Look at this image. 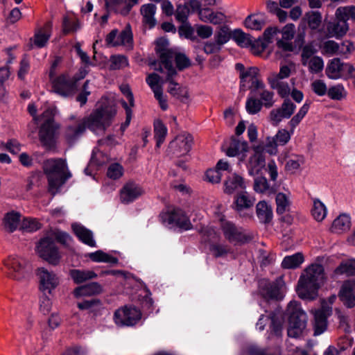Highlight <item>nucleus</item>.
<instances>
[{"instance_id":"obj_1","label":"nucleus","mask_w":355,"mask_h":355,"mask_svg":"<svg viewBox=\"0 0 355 355\" xmlns=\"http://www.w3.org/2000/svg\"><path fill=\"white\" fill-rule=\"evenodd\" d=\"M116 114V109L113 102L102 98L98 107L82 122L67 126L65 137L68 142L72 143L83 135L86 128L96 135L103 133L111 125Z\"/></svg>"},{"instance_id":"obj_2","label":"nucleus","mask_w":355,"mask_h":355,"mask_svg":"<svg viewBox=\"0 0 355 355\" xmlns=\"http://www.w3.org/2000/svg\"><path fill=\"white\" fill-rule=\"evenodd\" d=\"M324 282V268L320 264H311L302 272L297 286L298 296L304 300H314Z\"/></svg>"},{"instance_id":"obj_3","label":"nucleus","mask_w":355,"mask_h":355,"mask_svg":"<svg viewBox=\"0 0 355 355\" xmlns=\"http://www.w3.org/2000/svg\"><path fill=\"white\" fill-rule=\"evenodd\" d=\"M66 169L67 164L62 159H50L44 162V171L48 177L49 190L53 195L71 176Z\"/></svg>"},{"instance_id":"obj_4","label":"nucleus","mask_w":355,"mask_h":355,"mask_svg":"<svg viewBox=\"0 0 355 355\" xmlns=\"http://www.w3.org/2000/svg\"><path fill=\"white\" fill-rule=\"evenodd\" d=\"M355 21V6H340L336 10L335 19L327 25V37L340 39L345 36L349 29L348 20Z\"/></svg>"},{"instance_id":"obj_5","label":"nucleus","mask_w":355,"mask_h":355,"mask_svg":"<svg viewBox=\"0 0 355 355\" xmlns=\"http://www.w3.org/2000/svg\"><path fill=\"white\" fill-rule=\"evenodd\" d=\"M286 313L288 315V336L291 338L300 337L306 329V313L297 302L291 301L288 305Z\"/></svg>"},{"instance_id":"obj_6","label":"nucleus","mask_w":355,"mask_h":355,"mask_svg":"<svg viewBox=\"0 0 355 355\" xmlns=\"http://www.w3.org/2000/svg\"><path fill=\"white\" fill-rule=\"evenodd\" d=\"M260 294L263 298L260 306L266 312H268L266 305L272 300H282L286 292V288L282 277H279L270 283L267 280H262L259 284Z\"/></svg>"},{"instance_id":"obj_7","label":"nucleus","mask_w":355,"mask_h":355,"mask_svg":"<svg viewBox=\"0 0 355 355\" xmlns=\"http://www.w3.org/2000/svg\"><path fill=\"white\" fill-rule=\"evenodd\" d=\"M55 113L56 108L51 107L45 110L42 115L44 122L41 125L39 136L41 142L48 148L53 146L57 137L58 125L53 120Z\"/></svg>"},{"instance_id":"obj_8","label":"nucleus","mask_w":355,"mask_h":355,"mask_svg":"<svg viewBox=\"0 0 355 355\" xmlns=\"http://www.w3.org/2000/svg\"><path fill=\"white\" fill-rule=\"evenodd\" d=\"M173 55L171 51H165L161 54V63L167 71L166 80L169 83L168 92L178 98L187 96V91L178 86L173 77L176 74V70L172 65Z\"/></svg>"},{"instance_id":"obj_9","label":"nucleus","mask_w":355,"mask_h":355,"mask_svg":"<svg viewBox=\"0 0 355 355\" xmlns=\"http://www.w3.org/2000/svg\"><path fill=\"white\" fill-rule=\"evenodd\" d=\"M316 53L317 49L311 44L304 46L301 51V63L313 74L322 72L324 66L322 58Z\"/></svg>"},{"instance_id":"obj_10","label":"nucleus","mask_w":355,"mask_h":355,"mask_svg":"<svg viewBox=\"0 0 355 355\" xmlns=\"http://www.w3.org/2000/svg\"><path fill=\"white\" fill-rule=\"evenodd\" d=\"M141 319V311L134 306H124L115 311L113 316L114 323L119 327H131Z\"/></svg>"},{"instance_id":"obj_11","label":"nucleus","mask_w":355,"mask_h":355,"mask_svg":"<svg viewBox=\"0 0 355 355\" xmlns=\"http://www.w3.org/2000/svg\"><path fill=\"white\" fill-rule=\"evenodd\" d=\"M322 16L320 12L310 10L302 17L297 28V40L304 42L307 27L313 32H319Z\"/></svg>"},{"instance_id":"obj_12","label":"nucleus","mask_w":355,"mask_h":355,"mask_svg":"<svg viewBox=\"0 0 355 355\" xmlns=\"http://www.w3.org/2000/svg\"><path fill=\"white\" fill-rule=\"evenodd\" d=\"M37 251L40 257L52 265L60 262L61 256L53 239L49 235L42 239L37 245Z\"/></svg>"},{"instance_id":"obj_13","label":"nucleus","mask_w":355,"mask_h":355,"mask_svg":"<svg viewBox=\"0 0 355 355\" xmlns=\"http://www.w3.org/2000/svg\"><path fill=\"white\" fill-rule=\"evenodd\" d=\"M354 67L349 63H344L338 58L329 61L326 68V75L330 79L349 78L353 76Z\"/></svg>"},{"instance_id":"obj_14","label":"nucleus","mask_w":355,"mask_h":355,"mask_svg":"<svg viewBox=\"0 0 355 355\" xmlns=\"http://www.w3.org/2000/svg\"><path fill=\"white\" fill-rule=\"evenodd\" d=\"M106 43L110 46H123L127 49L133 47V37L130 26L128 25L121 32L112 31L106 37Z\"/></svg>"},{"instance_id":"obj_15","label":"nucleus","mask_w":355,"mask_h":355,"mask_svg":"<svg viewBox=\"0 0 355 355\" xmlns=\"http://www.w3.org/2000/svg\"><path fill=\"white\" fill-rule=\"evenodd\" d=\"M53 90L63 96H69L73 94L78 85L73 78H71L67 73L61 74L51 81Z\"/></svg>"},{"instance_id":"obj_16","label":"nucleus","mask_w":355,"mask_h":355,"mask_svg":"<svg viewBox=\"0 0 355 355\" xmlns=\"http://www.w3.org/2000/svg\"><path fill=\"white\" fill-rule=\"evenodd\" d=\"M192 144L193 137L191 135L181 134L170 142L168 151L176 157L183 156L190 151Z\"/></svg>"},{"instance_id":"obj_17","label":"nucleus","mask_w":355,"mask_h":355,"mask_svg":"<svg viewBox=\"0 0 355 355\" xmlns=\"http://www.w3.org/2000/svg\"><path fill=\"white\" fill-rule=\"evenodd\" d=\"M247 168L250 175H258L266 166L263 149L261 146L254 147L248 152Z\"/></svg>"},{"instance_id":"obj_18","label":"nucleus","mask_w":355,"mask_h":355,"mask_svg":"<svg viewBox=\"0 0 355 355\" xmlns=\"http://www.w3.org/2000/svg\"><path fill=\"white\" fill-rule=\"evenodd\" d=\"M294 132L292 130L279 129L275 136L266 138L265 149L270 155H276L278 152V146L286 145L291 139Z\"/></svg>"},{"instance_id":"obj_19","label":"nucleus","mask_w":355,"mask_h":355,"mask_svg":"<svg viewBox=\"0 0 355 355\" xmlns=\"http://www.w3.org/2000/svg\"><path fill=\"white\" fill-rule=\"evenodd\" d=\"M1 271L10 279L19 281L22 277L21 258L19 256H9L3 262Z\"/></svg>"},{"instance_id":"obj_20","label":"nucleus","mask_w":355,"mask_h":355,"mask_svg":"<svg viewBox=\"0 0 355 355\" xmlns=\"http://www.w3.org/2000/svg\"><path fill=\"white\" fill-rule=\"evenodd\" d=\"M144 192V189L138 184L128 182L121 190L120 199L122 202L128 204L142 196Z\"/></svg>"},{"instance_id":"obj_21","label":"nucleus","mask_w":355,"mask_h":355,"mask_svg":"<svg viewBox=\"0 0 355 355\" xmlns=\"http://www.w3.org/2000/svg\"><path fill=\"white\" fill-rule=\"evenodd\" d=\"M38 275L40 280V287L43 291H48L49 293L59 284L58 277L53 272L46 268H40L38 270Z\"/></svg>"},{"instance_id":"obj_22","label":"nucleus","mask_w":355,"mask_h":355,"mask_svg":"<svg viewBox=\"0 0 355 355\" xmlns=\"http://www.w3.org/2000/svg\"><path fill=\"white\" fill-rule=\"evenodd\" d=\"M255 198L246 191H242L235 196L234 209L240 214L252 207Z\"/></svg>"},{"instance_id":"obj_23","label":"nucleus","mask_w":355,"mask_h":355,"mask_svg":"<svg viewBox=\"0 0 355 355\" xmlns=\"http://www.w3.org/2000/svg\"><path fill=\"white\" fill-rule=\"evenodd\" d=\"M339 297L345 306L352 308L355 306V284L353 282H345L339 292Z\"/></svg>"},{"instance_id":"obj_24","label":"nucleus","mask_w":355,"mask_h":355,"mask_svg":"<svg viewBox=\"0 0 355 355\" xmlns=\"http://www.w3.org/2000/svg\"><path fill=\"white\" fill-rule=\"evenodd\" d=\"M168 45V41L164 38H159L157 40V46L159 48L157 51H160V55L165 51H171L173 55L172 62L175 59L176 65L179 69H182L187 67L190 62L189 60L183 54H176L169 49H165V47Z\"/></svg>"},{"instance_id":"obj_25","label":"nucleus","mask_w":355,"mask_h":355,"mask_svg":"<svg viewBox=\"0 0 355 355\" xmlns=\"http://www.w3.org/2000/svg\"><path fill=\"white\" fill-rule=\"evenodd\" d=\"M221 227L225 237L230 242H243L245 240V236L241 231L237 229L234 224L228 221H221Z\"/></svg>"},{"instance_id":"obj_26","label":"nucleus","mask_w":355,"mask_h":355,"mask_svg":"<svg viewBox=\"0 0 355 355\" xmlns=\"http://www.w3.org/2000/svg\"><path fill=\"white\" fill-rule=\"evenodd\" d=\"M224 191L226 193L231 194L246 188L245 182L243 178L237 175L232 174L230 175L225 182Z\"/></svg>"},{"instance_id":"obj_27","label":"nucleus","mask_w":355,"mask_h":355,"mask_svg":"<svg viewBox=\"0 0 355 355\" xmlns=\"http://www.w3.org/2000/svg\"><path fill=\"white\" fill-rule=\"evenodd\" d=\"M50 28V24H46L44 28L35 32L33 37L31 39V47L42 48L46 44L51 37Z\"/></svg>"},{"instance_id":"obj_28","label":"nucleus","mask_w":355,"mask_h":355,"mask_svg":"<svg viewBox=\"0 0 355 355\" xmlns=\"http://www.w3.org/2000/svg\"><path fill=\"white\" fill-rule=\"evenodd\" d=\"M169 223H174L184 230L192 228V225L184 211L180 209H174L171 212L169 216Z\"/></svg>"},{"instance_id":"obj_29","label":"nucleus","mask_w":355,"mask_h":355,"mask_svg":"<svg viewBox=\"0 0 355 355\" xmlns=\"http://www.w3.org/2000/svg\"><path fill=\"white\" fill-rule=\"evenodd\" d=\"M72 229L76 236L85 244L90 247H96V242L93 239L92 232L80 224L74 223Z\"/></svg>"},{"instance_id":"obj_30","label":"nucleus","mask_w":355,"mask_h":355,"mask_svg":"<svg viewBox=\"0 0 355 355\" xmlns=\"http://www.w3.org/2000/svg\"><path fill=\"white\" fill-rule=\"evenodd\" d=\"M351 227L350 216L345 214L339 215L332 223L331 231L336 234H342Z\"/></svg>"},{"instance_id":"obj_31","label":"nucleus","mask_w":355,"mask_h":355,"mask_svg":"<svg viewBox=\"0 0 355 355\" xmlns=\"http://www.w3.org/2000/svg\"><path fill=\"white\" fill-rule=\"evenodd\" d=\"M21 215L19 213L10 211L7 213L3 219V229L8 233L15 232L19 225Z\"/></svg>"},{"instance_id":"obj_32","label":"nucleus","mask_w":355,"mask_h":355,"mask_svg":"<svg viewBox=\"0 0 355 355\" xmlns=\"http://www.w3.org/2000/svg\"><path fill=\"white\" fill-rule=\"evenodd\" d=\"M256 212L260 222L268 223L272 218V209L266 201H260L257 204Z\"/></svg>"},{"instance_id":"obj_33","label":"nucleus","mask_w":355,"mask_h":355,"mask_svg":"<svg viewBox=\"0 0 355 355\" xmlns=\"http://www.w3.org/2000/svg\"><path fill=\"white\" fill-rule=\"evenodd\" d=\"M248 144L246 141H240L234 140L226 151V155L229 157L241 156L240 159L242 160L245 155V153L248 151Z\"/></svg>"},{"instance_id":"obj_34","label":"nucleus","mask_w":355,"mask_h":355,"mask_svg":"<svg viewBox=\"0 0 355 355\" xmlns=\"http://www.w3.org/2000/svg\"><path fill=\"white\" fill-rule=\"evenodd\" d=\"M156 6L152 3L145 4L141 8V13L143 16V22L150 28L155 26L156 20L154 17L156 12Z\"/></svg>"},{"instance_id":"obj_35","label":"nucleus","mask_w":355,"mask_h":355,"mask_svg":"<svg viewBox=\"0 0 355 355\" xmlns=\"http://www.w3.org/2000/svg\"><path fill=\"white\" fill-rule=\"evenodd\" d=\"M255 96H258L260 98L261 103L267 108L271 107L275 103L273 100L274 93L264 89L261 83L257 82Z\"/></svg>"},{"instance_id":"obj_36","label":"nucleus","mask_w":355,"mask_h":355,"mask_svg":"<svg viewBox=\"0 0 355 355\" xmlns=\"http://www.w3.org/2000/svg\"><path fill=\"white\" fill-rule=\"evenodd\" d=\"M69 275L76 284H81L87 280L95 278L96 274L89 270L72 269L69 271Z\"/></svg>"},{"instance_id":"obj_37","label":"nucleus","mask_w":355,"mask_h":355,"mask_svg":"<svg viewBox=\"0 0 355 355\" xmlns=\"http://www.w3.org/2000/svg\"><path fill=\"white\" fill-rule=\"evenodd\" d=\"M101 290V287L98 283L93 282L76 288L73 291V294L76 297H80L100 293Z\"/></svg>"},{"instance_id":"obj_38","label":"nucleus","mask_w":355,"mask_h":355,"mask_svg":"<svg viewBox=\"0 0 355 355\" xmlns=\"http://www.w3.org/2000/svg\"><path fill=\"white\" fill-rule=\"evenodd\" d=\"M314 335L322 334L327 329V315L322 309L316 310L314 312Z\"/></svg>"},{"instance_id":"obj_39","label":"nucleus","mask_w":355,"mask_h":355,"mask_svg":"<svg viewBox=\"0 0 355 355\" xmlns=\"http://www.w3.org/2000/svg\"><path fill=\"white\" fill-rule=\"evenodd\" d=\"M313 218L318 222L322 221L327 216V209L325 205L318 198L313 200V206L311 210Z\"/></svg>"},{"instance_id":"obj_40","label":"nucleus","mask_w":355,"mask_h":355,"mask_svg":"<svg viewBox=\"0 0 355 355\" xmlns=\"http://www.w3.org/2000/svg\"><path fill=\"white\" fill-rule=\"evenodd\" d=\"M268 81L270 87L277 90L278 94L281 97H287L291 94V88L286 82H284L282 80L269 78H268Z\"/></svg>"},{"instance_id":"obj_41","label":"nucleus","mask_w":355,"mask_h":355,"mask_svg":"<svg viewBox=\"0 0 355 355\" xmlns=\"http://www.w3.org/2000/svg\"><path fill=\"white\" fill-rule=\"evenodd\" d=\"M108 160L107 155H104L99 150L94 149L92 153V158L90 159L89 164L85 169V173L87 175H89V168H97L103 164H105Z\"/></svg>"},{"instance_id":"obj_42","label":"nucleus","mask_w":355,"mask_h":355,"mask_svg":"<svg viewBox=\"0 0 355 355\" xmlns=\"http://www.w3.org/2000/svg\"><path fill=\"white\" fill-rule=\"evenodd\" d=\"M89 257L94 262H103L111 264H116L118 263V259L112 255L104 252L102 250H97L94 252H91L87 254Z\"/></svg>"},{"instance_id":"obj_43","label":"nucleus","mask_w":355,"mask_h":355,"mask_svg":"<svg viewBox=\"0 0 355 355\" xmlns=\"http://www.w3.org/2000/svg\"><path fill=\"white\" fill-rule=\"evenodd\" d=\"M265 22V17L263 15L255 14L250 15L246 18L245 25L248 28L259 31L263 28Z\"/></svg>"},{"instance_id":"obj_44","label":"nucleus","mask_w":355,"mask_h":355,"mask_svg":"<svg viewBox=\"0 0 355 355\" xmlns=\"http://www.w3.org/2000/svg\"><path fill=\"white\" fill-rule=\"evenodd\" d=\"M304 262V257L302 253L297 252L291 256H286L282 262L284 268L291 269L299 267Z\"/></svg>"},{"instance_id":"obj_45","label":"nucleus","mask_w":355,"mask_h":355,"mask_svg":"<svg viewBox=\"0 0 355 355\" xmlns=\"http://www.w3.org/2000/svg\"><path fill=\"white\" fill-rule=\"evenodd\" d=\"M254 190L259 193L271 194L275 190L271 187L265 177H257L254 180Z\"/></svg>"},{"instance_id":"obj_46","label":"nucleus","mask_w":355,"mask_h":355,"mask_svg":"<svg viewBox=\"0 0 355 355\" xmlns=\"http://www.w3.org/2000/svg\"><path fill=\"white\" fill-rule=\"evenodd\" d=\"M129 64L128 59L123 55H112L109 59V68L111 70L122 69Z\"/></svg>"},{"instance_id":"obj_47","label":"nucleus","mask_w":355,"mask_h":355,"mask_svg":"<svg viewBox=\"0 0 355 355\" xmlns=\"http://www.w3.org/2000/svg\"><path fill=\"white\" fill-rule=\"evenodd\" d=\"M155 139H156L157 146L159 147L165 140L167 135V128L159 121H155L154 123Z\"/></svg>"},{"instance_id":"obj_48","label":"nucleus","mask_w":355,"mask_h":355,"mask_svg":"<svg viewBox=\"0 0 355 355\" xmlns=\"http://www.w3.org/2000/svg\"><path fill=\"white\" fill-rule=\"evenodd\" d=\"M309 103H305L299 110L298 112L294 115L288 122L292 132H294L295 128L300 124L303 118L307 114L309 110Z\"/></svg>"},{"instance_id":"obj_49","label":"nucleus","mask_w":355,"mask_h":355,"mask_svg":"<svg viewBox=\"0 0 355 355\" xmlns=\"http://www.w3.org/2000/svg\"><path fill=\"white\" fill-rule=\"evenodd\" d=\"M146 83L153 90L154 95L162 92L163 81L160 76L155 73L149 74L146 78Z\"/></svg>"},{"instance_id":"obj_50","label":"nucleus","mask_w":355,"mask_h":355,"mask_svg":"<svg viewBox=\"0 0 355 355\" xmlns=\"http://www.w3.org/2000/svg\"><path fill=\"white\" fill-rule=\"evenodd\" d=\"M277 212L282 214L287 211L290 207L291 202L289 197L283 193H279L276 196Z\"/></svg>"},{"instance_id":"obj_51","label":"nucleus","mask_w":355,"mask_h":355,"mask_svg":"<svg viewBox=\"0 0 355 355\" xmlns=\"http://www.w3.org/2000/svg\"><path fill=\"white\" fill-rule=\"evenodd\" d=\"M233 38L241 47H250V44H252V37L239 29L234 31Z\"/></svg>"},{"instance_id":"obj_52","label":"nucleus","mask_w":355,"mask_h":355,"mask_svg":"<svg viewBox=\"0 0 355 355\" xmlns=\"http://www.w3.org/2000/svg\"><path fill=\"white\" fill-rule=\"evenodd\" d=\"M335 272L336 274L355 275V259H349L342 262Z\"/></svg>"},{"instance_id":"obj_53","label":"nucleus","mask_w":355,"mask_h":355,"mask_svg":"<svg viewBox=\"0 0 355 355\" xmlns=\"http://www.w3.org/2000/svg\"><path fill=\"white\" fill-rule=\"evenodd\" d=\"M259 69L257 67H250L240 73L241 87H245V83H254L258 74Z\"/></svg>"},{"instance_id":"obj_54","label":"nucleus","mask_w":355,"mask_h":355,"mask_svg":"<svg viewBox=\"0 0 355 355\" xmlns=\"http://www.w3.org/2000/svg\"><path fill=\"white\" fill-rule=\"evenodd\" d=\"M262 106L261 101L256 98L255 94L250 96L246 101L245 108L250 114L258 113L261 110Z\"/></svg>"},{"instance_id":"obj_55","label":"nucleus","mask_w":355,"mask_h":355,"mask_svg":"<svg viewBox=\"0 0 355 355\" xmlns=\"http://www.w3.org/2000/svg\"><path fill=\"white\" fill-rule=\"evenodd\" d=\"M304 163V157L302 156L296 155L295 159H291L287 162L286 169L291 173H295Z\"/></svg>"},{"instance_id":"obj_56","label":"nucleus","mask_w":355,"mask_h":355,"mask_svg":"<svg viewBox=\"0 0 355 355\" xmlns=\"http://www.w3.org/2000/svg\"><path fill=\"white\" fill-rule=\"evenodd\" d=\"M51 237L55 239L59 243L69 246L72 241L71 237L66 232L60 230H54L49 234Z\"/></svg>"},{"instance_id":"obj_57","label":"nucleus","mask_w":355,"mask_h":355,"mask_svg":"<svg viewBox=\"0 0 355 355\" xmlns=\"http://www.w3.org/2000/svg\"><path fill=\"white\" fill-rule=\"evenodd\" d=\"M327 94L333 100H341L345 96L346 92L342 85H338L329 88Z\"/></svg>"},{"instance_id":"obj_58","label":"nucleus","mask_w":355,"mask_h":355,"mask_svg":"<svg viewBox=\"0 0 355 355\" xmlns=\"http://www.w3.org/2000/svg\"><path fill=\"white\" fill-rule=\"evenodd\" d=\"M291 67L292 65L284 64L280 66L279 73H271L268 78H275L279 80H283L284 78H287L290 76L291 73Z\"/></svg>"},{"instance_id":"obj_59","label":"nucleus","mask_w":355,"mask_h":355,"mask_svg":"<svg viewBox=\"0 0 355 355\" xmlns=\"http://www.w3.org/2000/svg\"><path fill=\"white\" fill-rule=\"evenodd\" d=\"M63 31L64 33L75 32L80 28V23L77 19L64 17L63 20Z\"/></svg>"},{"instance_id":"obj_60","label":"nucleus","mask_w":355,"mask_h":355,"mask_svg":"<svg viewBox=\"0 0 355 355\" xmlns=\"http://www.w3.org/2000/svg\"><path fill=\"white\" fill-rule=\"evenodd\" d=\"M284 119L286 116L279 107L272 109L268 116V121L273 126H277Z\"/></svg>"},{"instance_id":"obj_61","label":"nucleus","mask_w":355,"mask_h":355,"mask_svg":"<svg viewBox=\"0 0 355 355\" xmlns=\"http://www.w3.org/2000/svg\"><path fill=\"white\" fill-rule=\"evenodd\" d=\"M354 51V44L349 40H345L341 44H338V55H339L347 58Z\"/></svg>"},{"instance_id":"obj_62","label":"nucleus","mask_w":355,"mask_h":355,"mask_svg":"<svg viewBox=\"0 0 355 355\" xmlns=\"http://www.w3.org/2000/svg\"><path fill=\"white\" fill-rule=\"evenodd\" d=\"M313 92L319 96H324L327 94V87L322 80H315L311 85Z\"/></svg>"},{"instance_id":"obj_63","label":"nucleus","mask_w":355,"mask_h":355,"mask_svg":"<svg viewBox=\"0 0 355 355\" xmlns=\"http://www.w3.org/2000/svg\"><path fill=\"white\" fill-rule=\"evenodd\" d=\"M268 44L263 38H259L257 40H252V44L250 47L254 54L259 55L267 48Z\"/></svg>"},{"instance_id":"obj_64","label":"nucleus","mask_w":355,"mask_h":355,"mask_svg":"<svg viewBox=\"0 0 355 355\" xmlns=\"http://www.w3.org/2000/svg\"><path fill=\"white\" fill-rule=\"evenodd\" d=\"M123 168L121 165L117 163L111 164L107 169V176L112 179L116 180L122 176Z\"/></svg>"}]
</instances>
